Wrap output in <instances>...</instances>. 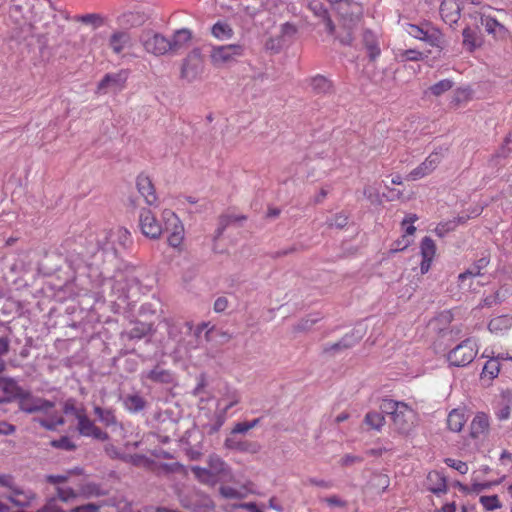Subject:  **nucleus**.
<instances>
[{"instance_id": "f704fd0d", "label": "nucleus", "mask_w": 512, "mask_h": 512, "mask_svg": "<svg viewBox=\"0 0 512 512\" xmlns=\"http://www.w3.org/2000/svg\"><path fill=\"white\" fill-rule=\"evenodd\" d=\"M480 23L485 28V31L489 34L496 35L498 30H503L504 26L500 24L495 18L482 14L480 17Z\"/></svg>"}, {"instance_id": "b1692460", "label": "nucleus", "mask_w": 512, "mask_h": 512, "mask_svg": "<svg viewBox=\"0 0 512 512\" xmlns=\"http://www.w3.org/2000/svg\"><path fill=\"white\" fill-rule=\"evenodd\" d=\"M512 318L507 315H501L490 320L488 329L492 333L501 334L510 329Z\"/></svg>"}, {"instance_id": "4be33fe9", "label": "nucleus", "mask_w": 512, "mask_h": 512, "mask_svg": "<svg viewBox=\"0 0 512 512\" xmlns=\"http://www.w3.org/2000/svg\"><path fill=\"white\" fill-rule=\"evenodd\" d=\"M359 340V337H354L353 334L345 335L341 340H339L336 343L333 344H326L323 347L324 353H337L339 351H342L344 349H348L352 346H354Z\"/></svg>"}, {"instance_id": "774afa93", "label": "nucleus", "mask_w": 512, "mask_h": 512, "mask_svg": "<svg viewBox=\"0 0 512 512\" xmlns=\"http://www.w3.org/2000/svg\"><path fill=\"white\" fill-rule=\"evenodd\" d=\"M101 505L96 503H87L78 507H75L71 512H99Z\"/></svg>"}, {"instance_id": "7ed1b4c3", "label": "nucleus", "mask_w": 512, "mask_h": 512, "mask_svg": "<svg viewBox=\"0 0 512 512\" xmlns=\"http://www.w3.org/2000/svg\"><path fill=\"white\" fill-rule=\"evenodd\" d=\"M5 390L13 393L19 409L25 413L47 412L55 406L49 400L32 395L30 391L18 386L13 380L7 382Z\"/></svg>"}, {"instance_id": "2eb2a0df", "label": "nucleus", "mask_w": 512, "mask_h": 512, "mask_svg": "<svg viewBox=\"0 0 512 512\" xmlns=\"http://www.w3.org/2000/svg\"><path fill=\"white\" fill-rule=\"evenodd\" d=\"M137 189L148 205H154L157 202L154 186L148 176L139 175L137 177Z\"/></svg>"}, {"instance_id": "dca6fc26", "label": "nucleus", "mask_w": 512, "mask_h": 512, "mask_svg": "<svg viewBox=\"0 0 512 512\" xmlns=\"http://www.w3.org/2000/svg\"><path fill=\"white\" fill-rule=\"evenodd\" d=\"M363 45L371 61H375L381 54L378 37L370 30H366L362 36Z\"/></svg>"}, {"instance_id": "aec40b11", "label": "nucleus", "mask_w": 512, "mask_h": 512, "mask_svg": "<svg viewBox=\"0 0 512 512\" xmlns=\"http://www.w3.org/2000/svg\"><path fill=\"white\" fill-rule=\"evenodd\" d=\"M428 490L434 494H441L447 491L446 478L438 471L429 472L427 476Z\"/></svg>"}, {"instance_id": "9b49d317", "label": "nucleus", "mask_w": 512, "mask_h": 512, "mask_svg": "<svg viewBox=\"0 0 512 512\" xmlns=\"http://www.w3.org/2000/svg\"><path fill=\"white\" fill-rule=\"evenodd\" d=\"M77 430L80 435L85 437H92L101 441H105L109 438L108 434L96 426L86 413L81 415L78 419Z\"/></svg>"}, {"instance_id": "6ab92c4d", "label": "nucleus", "mask_w": 512, "mask_h": 512, "mask_svg": "<svg viewBox=\"0 0 512 512\" xmlns=\"http://www.w3.org/2000/svg\"><path fill=\"white\" fill-rule=\"evenodd\" d=\"M470 429L473 438L485 435L489 430L488 416L485 413H477L471 422Z\"/></svg>"}, {"instance_id": "7c9ffc66", "label": "nucleus", "mask_w": 512, "mask_h": 512, "mask_svg": "<svg viewBox=\"0 0 512 512\" xmlns=\"http://www.w3.org/2000/svg\"><path fill=\"white\" fill-rule=\"evenodd\" d=\"M364 422L371 429L379 431L383 425L385 424V417L383 416V412H368L365 415Z\"/></svg>"}, {"instance_id": "0e129e2a", "label": "nucleus", "mask_w": 512, "mask_h": 512, "mask_svg": "<svg viewBox=\"0 0 512 512\" xmlns=\"http://www.w3.org/2000/svg\"><path fill=\"white\" fill-rule=\"evenodd\" d=\"M147 332L148 328L145 325L135 326L129 331L128 337L130 339H141L147 334Z\"/></svg>"}, {"instance_id": "20e7f679", "label": "nucleus", "mask_w": 512, "mask_h": 512, "mask_svg": "<svg viewBox=\"0 0 512 512\" xmlns=\"http://www.w3.org/2000/svg\"><path fill=\"white\" fill-rule=\"evenodd\" d=\"M478 349L474 337L466 338L448 352L447 361L451 366L465 367L475 359Z\"/></svg>"}, {"instance_id": "c9c22d12", "label": "nucleus", "mask_w": 512, "mask_h": 512, "mask_svg": "<svg viewBox=\"0 0 512 512\" xmlns=\"http://www.w3.org/2000/svg\"><path fill=\"white\" fill-rule=\"evenodd\" d=\"M240 402V396L236 391L228 393L218 401V407H222V415H225L229 409Z\"/></svg>"}, {"instance_id": "ea45409f", "label": "nucleus", "mask_w": 512, "mask_h": 512, "mask_svg": "<svg viewBox=\"0 0 512 512\" xmlns=\"http://www.w3.org/2000/svg\"><path fill=\"white\" fill-rule=\"evenodd\" d=\"M436 252L434 241L426 236L421 241V254L424 259L432 260Z\"/></svg>"}, {"instance_id": "6e6d98bb", "label": "nucleus", "mask_w": 512, "mask_h": 512, "mask_svg": "<svg viewBox=\"0 0 512 512\" xmlns=\"http://www.w3.org/2000/svg\"><path fill=\"white\" fill-rule=\"evenodd\" d=\"M319 320V318H315V317H306V318H303L301 319L294 327V329L296 331H299V332H304V331H308L312 328V326L317 323Z\"/></svg>"}, {"instance_id": "a19ab883", "label": "nucleus", "mask_w": 512, "mask_h": 512, "mask_svg": "<svg viewBox=\"0 0 512 512\" xmlns=\"http://www.w3.org/2000/svg\"><path fill=\"white\" fill-rule=\"evenodd\" d=\"M192 472L200 482L204 484L215 485V479L211 478L209 467L204 468L195 466L192 467Z\"/></svg>"}, {"instance_id": "e2e57ef3", "label": "nucleus", "mask_w": 512, "mask_h": 512, "mask_svg": "<svg viewBox=\"0 0 512 512\" xmlns=\"http://www.w3.org/2000/svg\"><path fill=\"white\" fill-rule=\"evenodd\" d=\"M69 480V473L65 472L63 474H57V475H47L46 476V482L53 484V485H59L62 483H65Z\"/></svg>"}, {"instance_id": "3c124183", "label": "nucleus", "mask_w": 512, "mask_h": 512, "mask_svg": "<svg viewBox=\"0 0 512 512\" xmlns=\"http://www.w3.org/2000/svg\"><path fill=\"white\" fill-rule=\"evenodd\" d=\"M219 493L225 499H241L244 497L240 491L230 486H221Z\"/></svg>"}, {"instance_id": "09e8293b", "label": "nucleus", "mask_w": 512, "mask_h": 512, "mask_svg": "<svg viewBox=\"0 0 512 512\" xmlns=\"http://www.w3.org/2000/svg\"><path fill=\"white\" fill-rule=\"evenodd\" d=\"M480 503L487 510H495L501 507V503L497 495L481 496Z\"/></svg>"}, {"instance_id": "e433bc0d", "label": "nucleus", "mask_w": 512, "mask_h": 512, "mask_svg": "<svg viewBox=\"0 0 512 512\" xmlns=\"http://www.w3.org/2000/svg\"><path fill=\"white\" fill-rule=\"evenodd\" d=\"M454 86V82L450 79H443L439 82L435 83L434 85L430 86L426 93H431L432 95L438 97L444 94L445 92L452 89Z\"/></svg>"}, {"instance_id": "680f3d73", "label": "nucleus", "mask_w": 512, "mask_h": 512, "mask_svg": "<svg viewBox=\"0 0 512 512\" xmlns=\"http://www.w3.org/2000/svg\"><path fill=\"white\" fill-rule=\"evenodd\" d=\"M40 425L47 430H54L57 426H61L65 423L63 417H57L52 420H40Z\"/></svg>"}, {"instance_id": "c03bdc74", "label": "nucleus", "mask_w": 512, "mask_h": 512, "mask_svg": "<svg viewBox=\"0 0 512 512\" xmlns=\"http://www.w3.org/2000/svg\"><path fill=\"white\" fill-rule=\"evenodd\" d=\"M51 446L57 449H62L66 451H73L76 449V445L74 442L70 440L67 436H62L57 440L51 441Z\"/></svg>"}, {"instance_id": "49530a36", "label": "nucleus", "mask_w": 512, "mask_h": 512, "mask_svg": "<svg viewBox=\"0 0 512 512\" xmlns=\"http://www.w3.org/2000/svg\"><path fill=\"white\" fill-rule=\"evenodd\" d=\"M244 219H245L244 216H241V217L232 216V215L221 216L219 219V227L216 230V237H220L222 235L223 231L225 230V228L230 223H232L234 221L244 220Z\"/></svg>"}, {"instance_id": "0eeeda50", "label": "nucleus", "mask_w": 512, "mask_h": 512, "mask_svg": "<svg viewBox=\"0 0 512 512\" xmlns=\"http://www.w3.org/2000/svg\"><path fill=\"white\" fill-rule=\"evenodd\" d=\"M242 54L243 47L239 44L214 46L210 52V60L213 66L221 67Z\"/></svg>"}, {"instance_id": "c85d7f7f", "label": "nucleus", "mask_w": 512, "mask_h": 512, "mask_svg": "<svg viewBox=\"0 0 512 512\" xmlns=\"http://www.w3.org/2000/svg\"><path fill=\"white\" fill-rule=\"evenodd\" d=\"M77 497V493L70 487H56V497L51 498L46 504H48L50 501H54L55 508L60 510V508L56 505V500L59 499L63 502H69L74 500ZM62 512H64L62 510Z\"/></svg>"}, {"instance_id": "72a5a7b5", "label": "nucleus", "mask_w": 512, "mask_h": 512, "mask_svg": "<svg viewBox=\"0 0 512 512\" xmlns=\"http://www.w3.org/2000/svg\"><path fill=\"white\" fill-rule=\"evenodd\" d=\"M80 492L86 498L100 497L107 493L100 485L93 482L83 484L80 488Z\"/></svg>"}, {"instance_id": "a18cd8bd", "label": "nucleus", "mask_w": 512, "mask_h": 512, "mask_svg": "<svg viewBox=\"0 0 512 512\" xmlns=\"http://www.w3.org/2000/svg\"><path fill=\"white\" fill-rule=\"evenodd\" d=\"M456 227H457V221H454L451 219V220L439 223L436 226L434 231L437 236L444 237L450 231L455 230Z\"/></svg>"}, {"instance_id": "603ef678", "label": "nucleus", "mask_w": 512, "mask_h": 512, "mask_svg": "<svg viewBox=\"0 0 512 512\" xmlns=\"http://www.w3.org/2000/svg\"><path fill=\"white\" fill-rule=\"evenodd\" d=\"M81 21L84 24H91L94 26V28H98L104 24L105 19H104V17H102L99 14L92 13V14L83 15L81 17Z\"/></svg>"}, {"instance_id": "f257e3e1", "label": "nucleus", "mask_w": 512, "mask_h": 512, "mask_svg": "<svg viewBox=\"0 0 512 512\" xmlns=\"http://www.w3.org/2000/svg\"><path fill=\"white\" fill-rule=\"evenodd\" d=\"M163 224L159 223L150 209L143 208L139 213V227L144 236L158 239L163 232L168 233V244L179 247L184 239V227L178 216L166 209L162 213Z\"/></svg>"}, {"instance_id": "6e6552de", "label": "nucleus", "mask_w": 512, "mask_h": 512, "mask_svg": "<svg viewBox=\"0 0 512 512\" xmlns=\"http://www.w3.org/2000/svg\"><path fill=\"white\" fill-rule=\"evenodd\" d=\"M129 71L122 69L116 73H107L97 86V93L106 94L109 91L119 92L124 89Z\"/></svg>"}, {"instance_id": "f8f14e48", "label": "nucleus", "mask_w": 512, "mask_h": 512, "mask_svg": "<svg viewBox=\"0 0 512 512\" xmlns=\"http://www.w3.org/2000/svg\"><path fill=\"white\" fill-rule=\"evenodd\" d=\"M6 499L15 506L28 507L36 499V494L29 489H23L20 486H17L6 496Z\"/></svg>"}, {"instance_id": "58836bf2", "label": "nucleus", "mask_w": 512, "mask_h": 512, "mask_svg": "<svg viewBox=\"0 0 512 512\" xmlns=\"http://www.w3.org/2000/svg\"><path fill=\"white\" fill-rule=\"evenodd\" d=\"M224 446L227 449L237 450V451H241V452L252 451L250 449V447L252 446L251 443L239 441V440L235 439V437H233V435L226 438V440L224 442Z\"/></svg>"}, {"instance_id": "4d7b16f0", "label": "nucleus", "mask_w": 512, "mask_h": 512, "mask_svg": "<svg viewBox=\"0 0 512 512\" xmlns=\"http://www.w3.org/2000/svg\"><path fill=\"white\" fill-rule=\"evenodd\" d=\"M505 297V293L501 290H497L495 293L488 295L483 300V305L487 307H491L498 303H501Z\"/></svg>"}, {"instance_id": "864d4df0", "label": "nucleus", "mask_w": 512, "mask_h": 512, "mask_svg": "<svg viewBox=\"0 0 512 512\" xmlns=\"http://www.w3.org/2000/svg\"><path fill=\"white\" fill-rule=\"evenodd\" d=\"M241 10L250 17L255 16L261 9L259 4L253 1L250 3V0H243L240 3Z\"/></svg>"}, {"instance_id": "37998d69", "label": "nucleus", "mask_w": 512, "mask_h": 512, "mask_svg": "<svg viewBox=\"0 0 512 512\" xmlns=\"http://www.w3.org/2000/svg\"><path fill=\"white\" fill-rule=\"evenodd\" d=\"M63 411L65 414L74 415L77 420L80 418L81 415H84L86 413L84 408L76 407L74 399H68L65 401Z\"/></svg>"}, {"instance_id": "2f4dec72", "label": "nucleus", "mask_w": 512, "mask_h": 512, "mask_svg": "<svg viewBox=\"0 0 512 512\" xmlns=\"http://www.w3.org/2000/svg\"><path fill=\"white\" fill-rule=\"evenodd\" d=\"M483 356L488 357L489 360L485 363L482 374L484 376H488L490 379L497 377L503 367V364H500V362H498L497 359H494L493 356L485 354Z\"/></svg>"}, {"instance_id": "423d86ee", "label": "nucleus", "mask_w": 512, "mask_h": 512, "mask_svg": "<svg viewBox=\"0 0 512 512\" xmlns=\"http://www.w3.org/2000/svg\"><path fill=\"white\" fill-rule=\"evenodd\" d=\"M203 72V59L198 48L193 49L183 60L181 78L189 83L197 80Z\"/></svg>"}, {"instance_id": "f03ea898", "label": "nucleus", "mask_w": 512, "mask_h": 512, "mask_svg": "<svg viewBox=\"0 0 512 512\" xmlns=\"http://www.w3.org/2000/svg\"><path fill=\"white\" fill-rule=\"evenodd\" d=\"M380 409L392 421L393 429L401 435H409L416 425V413L406 403L393 399H384Z\"/></svg>"}, {"instance_id": "79ce46f5", "label": "nucleus", "mask_w": 512, "mask_h": 512, "mask_svg": "<svg viewBox=\"0 0 512 512\" xmlns=\"http://www.w3.org/2000/svg\"><path fill=\"white\" fill-rule=\"evenodd\" d=\"M310 8L318 15L322 16L323 22L325 25V29L329 33H333L334 31V25L331 21V19L327 15V11L322 8V5L320 3L310 4Z\"/></svg>"}, {"instance_id": "393cba45", "label": "nucleus", "mask_w": 512, "mask_h": 512, "mask_svg": "<svg viewBox=\"0 0 512 512\" xmlns=\"http://www.w3.org/2000/svg\"><path fill=\"white\" fill-rule=\"evenodd\" d=\"M312 92L317 95L327 94L331 91V82L322 75H317L310 79Z\"/></svg>"}, {"instance_id": "bf43d9fd", "label": "nucleus", "mask_w": 512, "mask_h": 512, "mask_svg": "<svg viewBox=\"0 0 512 512\" xmlns=\"http://www.w3.org/2000/svg\"><path fill=\"white\" fill-rule=\"evenodd\" d=\"M445 463L451 467L457 470L461 474H466L468 472V465L465 462L455 460L452 458L445 459Z\"/></svg>"}, {"instance_id": "1a4fd4ad", "label": "nucleus", "mask_w": 512, "mask_h": 512, "mask_svg": "<svg viewBox=\"0 0 512 512\" xmlns=\"http://www.w3.org/2000/svg\"><path fill=\"white\" fill-rule=\"evenodd\" d=\"M209 473L212 479H215V484L221 482L233 481V473L229 465L218 455H209L208 460Z\"/></svg>"}, {"instance_id": "de8ad7c7", "label": "nucleus", "mask_w": 512, "mask_h": 512, "mask_svg": "<svg viewBox=\"0 0 512 512\" xmlns=\"http://www.w3.org/2000/svg\"><path fill=\"white\" fill-rule=\"evenodd\" d=\"M402 61H419L422 60L424 55L422 52L415 49L402 50L398 54Z\"/></svg>"}, {"instance_id": "412c9836", "label": "nucleus", "mask_w": 512, "mask_h": 512, "mask_svg": "<svg viewBox=\"0 0 512 512\" xmlns=\"http://www.w3.org/2000/svg\"><path fill=\"white\" fill-rule=\"evenodd\" d=\"M146 400L139 393L127 394L123 398V405L131 413H138L145 409Z\"/></svg>"}, {"instance_id": "f3484780", "label": "nucleus", "mask_w": 512, "mask_h": 512, "mask_svg": "<svg viewBox=\"0 0 512 512\" xmlns=\"http://www.w3.org/2000/svg\"><path fill=\"white\" fill-rule=\"evenodd\" d=\"M108 45L115 54H120L126 47L131 45L130 34L126 31H115L111 34Z\"/></svg>"}, {"instance_id": "4c0bfd02", "label": "nucleus", "mask_w": 512, "mask_h": 512, "mask_svg": "<svg viewBox=\"0 0 512 512\" xmlns=\"http://www.w3.org/2000/svg\"><path fill=\"white\" fill-rule=\"evenodd\" d=\"M433 171L431 165H429L427 161H424L407 175V180L415 181L421 179Z\"/></svg>"}, {"instance_id": "c756f323", "label": "nucleus", "mask_w": 512, "mask_h": 512, "mask_svg": "<svg viewBox=\"0 0 512 512\" xmlns=\"http://www.w3.org/2000/svg\"><path fill=\"white\" fill-rule=\"evenodd\" d=\"M465 422L466 420L464 414L457 410L451 411L447 418L448 428L453 432L461 431Z\"/></svg>"}, {"instance_id": "8fccbe9b", "label": "nucleus", "mask_w": 512, "mask_h": 512, "mask_svg": "<svg viewBox=\"0 0 512 512\" xmlns=\"http://www.w3.org/2000/svg\"><path fill=\"white\" fill-rule=\"evenodd\" d=\"M407 32L410 36L416 38V39H419V40H424V41H427V42H430V38L428 36V33L426 31L423 30V28L417 26V25H414V24H410L407 28Z\"/></svg>"}, {"instance_id": "cd10ccee", "label": "nucleus", "mask_w": 512, "mask_h": 512, "mask_svg": "<svg viewBox=\"0 0 512 512\" xmlns=\"http://www.w3.org/2000/svg\"><path fill=\"white\" fill-rule=\"evenodd\" d=\"M211 32L213 36L219 40L230 39L234 34L232 27L229 24L221 21L213 25Z\"/></svg>"}, {"instance_id": "ddd939ff", "label": "nucleus", "mask_w": 512, "mask_h": 512, "mask_svg": "<svg viewBox=\"0 0 512 512\" xmlns=\"http://www.w3.org/2000/svg\"><path fill=\"white\" fill-rule=\"evenodd\" d=\"M460 4L457 0H443L440 5V15L449 25L458 22L460 18Z\"/></svg>"}, {"instance_id": "5fc2aeb1", "label": "nucleus", "mask_w": 512, "mask_h": 512, "mask_svg": "<svg viewBox=\"0 0 512 512\" xmlns=\"http://www.w3.org/2000/svg\"><path fill=\"white\" fill-rule=\"evenodd\" d=\"M348 223V217L342 213L334 215L331 219L326 221L328 227L343 228Z\"/></svg>"}, {"instance_id": "13d9d810", "label": "nucleus", "mask_w": 512, "mask_h": 512, "mask_svg": "<svg viewBox=\"0 0 512 512\" xmlns=\"http://www.w3.org/2000/svg\"><path fill=\"white\" fill-rule=\"evenodd\" d=\"M224 423V415L217 416L216 420L213 423H208L204 426L205 431L209 434H215L219 431L220 427Z\"/></svg>"}, {"instance_id": "a878e982", "label": "nucleus", "mask_w": 512, "mask_h": 512, "mask_svg": "<svg viewBox=\"0 0 512 512\" xmlns=\"http://www.w3.org/2000/svg\"><path fill=\"white\" fill-rule=\"evenodd\" d=\"M167 324V333L169 338L177 341L178 336L181 333L183 328H186L188 332H191L193 330V324L192 322L185 321V322H172V321H166Z\"/></svg>"}, {"instance_id": "69168bd1", "label": "nucleus", "mask_w": 512, "mask_h": 512, "mask_svg": "<svg viewBox=\"0 0 512 512\" xmlns=\"http://www.w3.org/2000/svg\"><path fill=\"white\" fill-rule=\"evenodd\" d=\"M0 486L5 487L12 492L18 485L14 478L9 474H0Z\"/></svg>"}, {"instance_id": "39448f33", "label": "nucleus", "mask_w": 512, "mask_h": 512, "mask_svg": "<svg viewBox=\"0 0 512 512\" xmlns=\"http://www.w3.org/2000/svg\"><path fill=\"white\" fill-rule=\"evenodd\" d=\"M140 41L146 50L155 56H161L170 53L171 45L169 39L159 33L145 31L142 33Z\"/></svg>"}, {"instance_id": "a211bd4d", "label": "nucleus", "mask_w": 512, "mask_h": 512, "mask_svg": "<svg viewBox=\"0 0 512 512\" xmlns=\"http://www.w3.org/2000/svg\"><path fill=\"white\" fill-rule=\"evenodd\" d=\"M489 264V259L487 257H481L474 264H472L466 271L459 274L458 280L460 282V287H466V280L470 278H474L476 276L481 275V271L487 267Z\"/></svg>"}, {"instance_id": "052dcab7", "label": "nucleus", "mask_w": 512, "mask_h": 512, "mask_svg": "<svg viewBox=\"0 0 512 512\" xmlns=\"http://www.w3.org/2000/svg\"><path fill=\"white\" fill-rule=\"evenodd\" d=\"M363 195L366 197L371 203L379 202V192L378 190L371 186L366 185L363 189Z\"/></svg>"}, {"instance_id": "4468645a", "label": "nucleus", "mask_w": 512, "mask_h": 512, "mask_svg": "<svg viewBox=\"0 0 512 512\" xmlns=\"http://www.w3.org/2000/svg\"><path fill=\"white\" fill-rule=\"evenodd\" d=\"M142 378L154 383L170 384L174 381V374L170 370L165 369L158 364L153 369L143 372Z\"/></svg>"}, {"instance_id": "bb28decb", "label": "nucleus", "mask_w": 512, "mask_h": 512, "mask_svg": "<svg viewBox=\"0 0 512 512\" xmlns=\"http://www.w3.org/2000/svg\"><path fill=\"white\" fill-rule=\"evenodd\" d=\"M512 152V130L505 137L501 147L492 155L491 161L498 164L499 159H505Z\"/></svg>"}, {"instance_id": "5701e85b", "label": "nucleus", "mask_w": 512, "mask_h": 512, "mask_svg": "<svg viewBox=\"0 0 512 512\" xmlns=\"http://www.w3.org/2000/svg\"><path fill=\"white\" fill-rule=\"evenodd\" d=\"M191 32L188 29H180L177 30L172 39H169L171 45V54H176L180 49H182L190 40H191Z\"/></svg>"}, {"instance_id": "338daca9", "label": "nucleus", "mask_w": 512, "mask_h": 512, "mask_svg": "<svg viewBox=\"0 0 512 512\" xmlns=\"http://www.w3.org/2000/svg\"><path fill=\"white\" fill-rule=\"evenodd\" d=\"M494 359H497L500 364H503V367L512 368V353L510 352H501L496 356H493Z\"/></svg>"}, {"instance_id": "9d476101", "label": "nucleus", "mask_w": 512, "mask_h": 512, "mask_svg": "<svg viewBox=\"0 0 512 512\" xmlns=\"http://www.w3.org/2000/svg\"><path fill=\"white\" fill-rule=\"evenodd\" d=\"M116 243L121 247H126L130 243V233L124 228H118L115 231H110L105 234V242L98 240L103 251H115Z\"/></svg>"}, {"instance_id": "473e14b6", "label": "nucleus", "mask_w": 512, "mask_h": 512, "mask_svg": "<svg viewBox=\"0 0 512 512\" xmlns=\"http://www.w3.org/2000/svg\"><path fill=\"white\" fill-rule=\"evenodd\" d=\"M94 413L98 417V420L105 426H113L117 424L116 416L111 409H103L99 406H95Z\"/></svg>"}]
</instances>
